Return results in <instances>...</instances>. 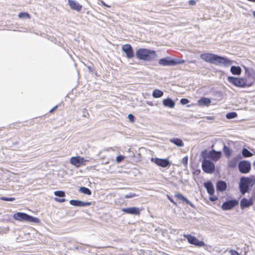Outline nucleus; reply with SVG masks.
<instances>
[{
    "mask_svg": "<svg viewBox=\"0 0 255 255\" xmlns=\"http://www.w3.org/2000/svg\"><path fill=\"white\" fill-rule=\"evenodd\" d=\"M200 58L204 61L218 66L227 67L233 64V61L227 58L218 56L210 53L200 55Z\"/></svg>",
    "mask_w": 255,
    "mask_h": 255,
    "instance_id": "obj_1",
    "label": "nucleus"
},
{
    "mask_svg": "<svg viewBox=\"0 0 255 255\" xmlns=\"http://www.w3.org/2000/svg\"><path fill=\"white\" fill-rule=\"evenodd\" d=\"M255 183V176L241 177L239 183V189L241 193L244 195L246 193L249 192L250 188H252Z\"/></svg>",
    "mask_w": 255,
    "mask_h": 255,
    "instance_id": "obj_2",
    "label": "nucleus"
},
{
    "mask_svg": "<svg viewBox=\"0 0 255 255\" xmlns=\"http://www.w3.org/2000/svg\"><path fill=\"white\" fill-rule=\"evenodd\" d=\"M136 56L139 59L149 61L155 59L157 54L153 50L141 48L136 51Z\"/></svg>",
    "mask_w": 255,
    "mask_h": 255,
    "instance_id": "obj_3",
    "label": "nucleus"
},
{
    "mask_svg": "<svg viewBox=\"0 0 255 255\" xmlns=\"http://www.w3.org/2000/svg\"><path fill=\"white\" fill-rule=\"evenodd\" d=\"M13 218L16 220L19 221H24L37 224L40 222V219L38 218L31 216L24 213L17 212L14 214Z\"/></svg>",
    "mask_w": 255,
    "mask_h": 255,
    "instance_id": "obj_4",
    "label": "nucleus"
},
{
    "mask_svg": "<svg viewBox=\"0 0 255 255\" xmlns=\"http://www.w3.org/2000/svg\"><path fill=\"white\" fill-rule=\"evenodd\" d=\"M227 80L229 83L238 87L245 88L251 86V83H247V79L243 78L229 76Z\"/></svg>",
    "mask_w": 255,
    "mask_h": 255,
    "instance_id": "obj_5",
    "label": "nucleus"
},
{
    "mask_svg": "<svg viewBox=\"0 0 255 255\" xmlns=\"http://www.w3.org/2000/svg\"><path fill=\"white\" fill-rule=\"evenodd\" d=\"M203 170L207 173H212L215 171L214 164L209 160L204 159L202 163Z\"/></svg>",
    "mask_w": 255,
    "mask_h": 255,
    "instance_id": "obj_6",
    "label": "nucleus"
},
{
    "mask_svg": "<svg viewBox=\"0 0 255 255\" xmlns=\"http://www.w3.org/2000/svg\"><path fill=\"white\" fill-rule=\"evenodd\" d=\"M87 161H88V160L79 156L72 157L70 159V163L77 167L85 165Z\"/></svg>",
    "mask_w": 255,
    "mask_h": 255,
    "instance_id": "obj_7",
    "label": "nucleus"
},
{
    "mask_svg": "<svg viewBox=\"0 0 255 255\" xmlns=\"http://www.w3.org/2000/svg\"><path fill=\"white\" fill-rule=\"evenodd\" d=\"M184 237L190 244L199 247H203L205 245V243L203 242L199 241L195 237L191 235H184Z\"/></svg>",
    "mask_w": 255,
    "mask_h": 255,
    "instance_id": "obj_8",
    "label": "nucleus"
},
{
    "mask_svg": "<svg viewBox=\"0 0 255 255\" xmlns=\"http://www.w3.org/2000/svg\"><path fill=\"white\" fill-rule=\"evenodd\" d=\"M239 170L240 172L244 174L249 173L251 169V164L250 162L244 160L239 163Z\"/></svg>",
    "mask_w": 255,
    "mask_h": 255,
    "instance_id": "obj_9",
    "label": "nucleus"
},
{
    "mask_svg": "<svg viewBox=\"0 0 255 255\" xmlns=\"http://www.w3.org/2000/svg\"><path fill=\"white\" fill-rule=\"evenodd\" d=\"M151 161L156 164L157 165L162 167H167L171 165V162L167 159H162L159 158H152Z\"/></svg>",
    "mask_w": 255,
    "mask_h": 255,
    "instance_id": "obj_10",
    "label": "nucleus"
},
{
    "mask_svg": "<svg viewBox=\"0 0 255 255\" xmlns=\"http://www.w3.org/2000/svg\"><path fill=\"white\" fill-rule=\"evenodd\" d=\"M246 78L247 79V83H251V86L255 82V72L252 69L245 68Z\"/></svg>",
    "mask_w": 255,
    "mask_h": 255,
    "instance_id": "obj_11",
    "label": "nucleus"
},
{
    "mask_svg": "<svg viewBox=\"0 0 255 255\" xmlns=\"http://www.w3.org/2000/svg\"><path fill=\"white\" fill-rule=\"evenodd\" d=\"M238 204L239 202L237 200H228L222 205L221 208L223 210H229L238 205Z\"/></svg>",
    "mask_w": 255,
    "mask_h": 255,
    "instance_id": "obj_12",
    "label": "nucleus"
},
{
    "mask_svg": "<svg viewBox=\"0 0 255 255\" xmlns=\"http://www.w3.org/2000/svg\"><path fill=\"white\" fill-rule=\"evenodd\" d=\"M122 49L126 54V56L128 58H131L133 57V50L129 44L123 45L122 47Z\"/></svg>",
    "mask_w": 255,
    "mask_h": 255,
    "instance_id": "obj_13",
    "label": "nucleus"
},
{
    "mask_svg": "<svg viewBox=\"0 0 255 255\" xmlns=\"http://www.w3.org/2000/svg\"><path fill=\"white\" fill-rule=\"evenodd\" d=\"M122 211L128 214L138 215L140 214V210L137 207H129L123 208Z\"/></svg>",
    "mask_w": 255,
    "mask_h": 255,
    "instance_id": "obj_14",
    "label": "nucleus"
},
{
    "mask_svg": "<svg viewBox=\"0 0 255 255\" xmlns=\"http://www.w3.org/2000/svg\"><path fill=\"white\" fill-rule=\"evenodd\" d=\"M69 203L71 205L77 207L88 206L91 205V203L90 202H85L77 200H71Z\"/></svg>",
    "mask_w": 255,
    "mask_h": 255,
    "instance_id": "obj_15",
    "label": "nucleus"
},
{
    "mask_svg": "<svg viewBox=\"0 0 255 255\" xmlns=\"http://www.w3.org/2000/svg\"><path fill=\"white\" fill-rule=\"evenodd\" d=\"M68 4L70 8L77 11H81L82 6L77 1L74 0H68Z\"/></svg>",
    "mask_w": 255,
    "mask_h": 255,
    "instance_id": "obj_16",
    "label": "nucleus"
},
{
    "mask_svg": "<svg viewBox=\"0 0 255 255\" xmlns=\"http://www.w3.org/2000/svg\"><path fill=\"white\" fill-rule=\"evenodd\" d=\"M253 204V200L252 198L246 199L243 198L240 202V206L241 209L249 207Z\"/></svg>",
    "mask_w": 255,
    "mask_h": 255,
    "instance_id": "obj_17",
    "label": "nucleus"
},
{
    "mask_svg": "<svg viewBox=\"0 0 255 255\" xmlns=\"http://www.w3.org/2000/svg\"><path fill=\"white\" fill-rule=\"evenodd\" d=\"M208 156L212 160L217 161L221 156V152L216 151L215 150H213L209 152Z\"/></svg>",
    "mask_w": 255,
    "mask_h": 255,
    "instance_id": "obj_18",
    "label": "nucleus"
},
{
    "mask_svg": "<svg viewBox=\"0 0 255 255\" xmlns=\"http://www.w3.org/2000/svg\"><path fill=\"white\" fill-rule=\"evenodd\" d=\"M159 64L162 66H173V60L170 59L169 57L162 58L159 60Z\"/></svg>",
    "mask_w": 255,
    "mask_h": 255,
    "instance_id": "obj_19",
    "label": "nucleus"
},
{
    "mask_svg": "<svg viewBox=\"0 0 255 255\" xmlns=\"http://www.w3.org/2000/svg\"><path fill=\"white\" fill-rule=\"evenodd\" d=\"M207 192L210 195H213L214 193V188L213 184L211 182H205L204 184Z\"/></svg>",
    "mask_w": 255,
    "mask_h": 255,
    "instance_id": "obj_20",
    "label": "nucleus"
},
{
    "mask_svg": "<svg viewBox=\"0 0 255 255\" xmlns=\"http://www.w3.org/2000/svg\"><path fill=\"white\" fill-rule=\"evenodd\" d=\"M197 103L200 106H208L211 104V100L207 98H202L198 101Z\"/></svg>",
    "mask_w": 255,
    "mask_h": 255,
    "instance_id": "obj_21",
    "label": "nucleus"
},
{
    "mask_svg": "<svg viewBox=\"0 0 255 255\" xmlns=\"http://www.w3.org/2000/svg\"><path fill=\"white\" fill-rule=\"evenodd\" d=\"M163 105L166 107L173 108L175 106L174 102L170 98L164 99L162 101Z\"/></svg>",
    "mask_w": 255,
    "mask_h": 255,
    "instance_id": "obj_22",
    "label": "nucleus"
},
{
    "mask_svg": "<svg viewBox=\"0 0 255 255\" xmlns=\"http://www.w3.org/2000/svg\"><path fill=\"white\" fill-rule=\"evenodd\" d=\"M175 197L177 198L178 200H181L182 201L185 202L187 204H189L191 207H194L193 204L191 203L189 200H188L186 197L183 196L180 193H176L175 194Z\"/></svg>",
    "mask_w": 255,
    "mask_h": 255,
    "instance_id": "obj_23",
    "label": "nucleus"
},
{
    "mask_svg": "<svg viewBox=\"0 0 255 255\" xmlns=\"http://www.w3.org/2000/svg\"><path fill=\"white\" fill-rule=\"evenodd\" d=\"M217 190L223 192L225 191L227 188L226 183L222 181H219L217 183Z\"/></svg>",
    "mask_w": 255,
    "mask_h": 255,
    "instance_id": "obj_24",
    "label": "nucleus"
},
{
    "mask_svg": "<svg viewBox=\"0 0 255 255\" xmlns=\"http://www.w3.org/2000/svg\"><path fill=\"white\" fill-rule=\"evenodd\" d=\"M170 142L174 144L178 147H183L184 146V143L182 140L178 138H173L170 139Z\"/></svg>",
    "mask_w": 255,
    "mask_h": 255,
    "instance_id": "obj_25",
    "label": "nucleus"
},
{
    "mask_svg": "<svg viewBox=\"0 0 255 255\" xmlns=\"http://www.w3.org/2000/svg\"><path fill=\"white\" fill-rule=\"evenodd\" d=\"M231 72L234 75H240L242 72V69L239 66H232L230 69Z\"/></svg>",
    "mask_w": 255,
    "mask_h": 255,
    "instance_id": "obj_26",
    "label": "nucleus"
},
{
    "mask_svg": "<svg viewBox=\"0 0 255 255\" xmlns=\"http://www.w3.org/2000/svg\"><path fill=\"white\" fill-rule=\"evenodd\" d=\"M152 95L154 98H159L163 96V92L160 90L155 89L153 90Z\"/></svg>",
    "mask_w": 255,
    "mask_h": 255,
    "instance_id": "obj_27",
    "label": "nucleus"
},
{
    "mask_svg": "<svg viewBox=\"0 0 255 255\" xmlns=\"http://www.w3.org/2000/svg\"><path fill=\"white\" fill-rule=\"evenodd\" d=\"M18 16L19 18H21V19H30V15H29V14L27 12H20L18 14Z\"/></svg>",
    "mask_w": 255,
    "mask_h": 255,
    "instance_id": "obj_28",
    "label": "nucleus"
},
{
    "mask_svg": "<svg viewBox=\"0 0 255 255\" xmlns=\"http://www.w3.org/2000/svg\"><path fill=\"white\" fill-rule=\"evenodd\" d=\"M79 191L82 192L83 194H86L88 195H91L92 194L89 188L85 187H81L79 189Z\"/></svg>",
    "mask_w": 255,
    "mask_h": 255,
    "instance_id": "obj_29",
    "label": "nucleus"
},
{
    "mask_svg": "<svg viewBox=\"0 0 255 255\" xmlns=\"http://www.w3.org/2000/svg\"><path fill=\"white\" fill-rule=\"evenodd\" d=\"M242 154L245 157H251L253 155V154L246 148L243 149Z\"/></svg>",
    "mask_w": 255,
    "mask_h": 255,
    "instance_id": "obj_30",
    "label": "nucleus"
},
{
    "mask_svg": "<svg viewBox=\"0 0 255 255\" xmlns=\"http://www.w3.org/2000/svg\"><path fill=\"white\" fill-rule=\"evenodd\" d=\"M237 117V114L236 112H231L226 114V117L228 119H231Z\"/></svg>",
    "mask_w": 255,
    "mask_h": 255,
    "instance_id": "obj_31",
    "label": "nucleus"
},
{
    "mask_svg": "<svg viewBox=\"0 0 255 255\" xmlns=\"http://www.w3.org/2000/svg\"><path fill=\"white\" fill-rule=\"evenodd\" d=\"M224 152L225 153V154L227 156L229 157L230 156L231 154V151L230 149L227 146H225L224 147Z\"/></svg>",
    "mask_w": 255,
    "mask_h": 255,
    "instance_id": "obj_32",
    "label": "nucleus"
},
{
    "mask_svg": "<svg viewBox=\"0 0 255 255\" xmlns=\"http://www.w3.org/2000/svg\"><path fill=\"white\" fill-rule=\"evenodd\" d=\"M54 194L58 197H64L65 196V193L62 191H56L54 192Z\"/></svg>",
    "mask_w": 255,
    "mask_h": 255,
    "instance_id": "obj_33",
    "label": "nucleus"
},
{
    "mask_svg": "<svg viewBox=\"0 0 255 255\" xmlns=\"http://www.w3.org/2000/svg\"><path fill=\"white\" fill-rule=\"evenodd\" d=\"M136 196H137V195L134 193H129L125 195V197L126 198H132Z\"/></svg>",
    "mask_w": 255,
    "mask_h": 255,
    "instance_id": "obj_34",
    "label": "nucleus"
},
{
    "mask_svg": "<svg viewBox=\"0 0 255 255\" xmlns=\"http://www.w3.org/2000/svg\"><path fill=\"white\" fill-rule=\"evenodd\" d=\"M236 164V159L235 158L231 160L229 162V166L231 167H234L235 166Z\"/></svg>",
    "mask_w": 255,
    "mask_h": 255,
    "instance_id": "obj_35",
    "label": "nucleus"
},
{
    "mask_svg": "<svg viewBox=\"0 0 255 255\" xmlns=\"http://www.w3.org/2000/svg\"><path fill=\"white\" fill-rule=\"evenodd\" d=\"M0 200L2 201H13L15 200V198H7L5 197H1L0 198Z\"/></svg>",
    "mask_w": 255,
    "mask_h": 255,
    "instance_id": "obj_36",
    "label": "nucleus"
},
{
    "mask_svg": "<svg viewBox=\"0 0 255 255\" xmlns=\"http://www.w3.org/2000/svg\"><path fill=\"white\" fill-rule=\"evenodd\" d=\"M184 62L183 60H173V65H175L178 64H182Z\"/></svg>",
    "mask_w": 255,
    "mask_h": 255,
    "instance_id": "obj_37",
    "label": "nucleus"
},
{
    "mask_svg": "<svg viewBox=\"0 0 255 255\" xmlns=\"http://www.w3.org/2000/svg\"><path fill=\"white\" fill-rule=\"evenodd\" d=\"M188 158L187 156H185L182 158V161L183 164L186 166L188 163Z\"/></svg>",
    "mask_w": 255,
    "mask_h": 255,
    "instance_id": "obj_38",
    "label": "nucleus"
},
{
    "mask_svg": "<svg viewBox=\"0 0 255 255\" xmlns=\"http://www.w3.org/2000/svg\"><path fill=\"white\" fill-rule=\"evenodd\" d=\"M124 159V156L123 155H119L116 158V161L118 163L122 161Z\"/></svg>",
    "mask_w": 255,
    "mask_h": 255,
    "instance_id": "obj_39",
    "label": "nucleus"
},
{
    "mask_svg": "<svg viewBox=\"0 0 255 255\" xmlns=\"http://www.w3.org/2000/svg\"><path fill=\"white\" fill-rule=\"evenodd\" d=\"M128 119L131 122H133L134 121V117L131 114L128 115Z\"/></svg>",
    "mask_w": 255,
    "mask_h": 255,
    "instance_id": "obj_40",
    "label": "nucleus"
},
{
    "mask_svg": "<svg viewBox=\"0 0 255 255\" xmlns=\"http://www.w3.org/2000/svg\"><path fill=\"white\" fill-rule=\"evenodd\" d=\"M230 253L231 255H240L237 251L234 250H231Z\"/></svg>",
    "mask_w": 255,
    "mask_h": 255,
    "instance_id": "obj_41",
    "label": "nucleus"
},
{
    "mask_svg": "<svg viewBox=\"0 0 255 255\" xmlns=\"http://www.w3.org/2000/svg\"><path fill=\"white\" fill-rule=\"evenodd\" d=\"M189 102V101L186 99H182L180 100V103L183 105L187 104Z\"/></svg>",
    "mask_w": 255,
    "mask_h": 255,
    "instance_id": "obj_42",
    "label": "nucleus"
},
{
    "mask_svg": "<svg viewBox=\"0 0 255 255\" xmlns=\"http://www.w3.org/2000/svg\"><path fill=\"white\" fill-rule=\"evenodd\" d=\"M217 199H218L217 197H216L215 196H213V195H211V196L209 198V200L211 201H213V202L216 201Z\"/></svg>",
    "mask_w": 255,
    "mask_h": 255,
    "instance_id": "obj_43",
    "label": "nucleus"
},
{
    "mask_svg": "<svg viewBox=\"0 0 255 255\" xmlns=\"http://www.w3.org/2000/svg\"><path fill=\"white\" fill-rule=\"evenodd\" d=\"M54 200L57 201V202H60V203H62V202H64L65 201V199H64V198L59 199V198H56V197H55L54 198Z\"/></svg>",
    "mask_w": 255,
    "mask_h": 255,
    "instance_id": "obj_44",
    "label": "nucleus"
},
{
    "mask_svg": "<svg viewBox=\"0 0 255 255\" xmlns=\"http://www.w3.org/2000/svg\"><path fill=\"white\" fill-rule=\"evenodd\" d=\"M204 118L207 120H213L215 119V117L213 116H207Z\"/></svg>",
    "mask_w": 255,
    "mask_h": 255,
    "instance_id": "obj_45",
    "label": "nucleus"
},
{
    "mask_svg": "<svg viewBox=\"0 0 255 255\" xmlns=\"http://www.w3.org/2000/svg\"><path fill=\"white\" fill-rule=\"evenodd\" d=\"M167 197L170 200V202H171L174 205H176V203L174 201V200L170 197V196L167 195Z\"/></svg>",
    "mask_w": 255,
    "mask_h": 255,
    "instance_id": "obj_46",
    "label": "nucleus"
},
{
    "mask_svg": "<svg viewBox=\"0 0 255 255\" xmlns=\"http://www.w3.org/2000/svg\"><path fill=\"white\" fill-rule=\"evenodd\" d=\"M196 2L194 0H190L189 1V4L191 5H193L195 4Z\"/></svg>",
    "mask_w": 255,
    "mask_h": 255,
    "instance_id": "obj_47",
    "label": "nucleus"
},
{
    "mask_svg": "<svg viewBox=\"0 0 255 255\" xmlns=\"http://www.w3.org/2000/svg\"><path fill=\"white\" fill-rule=\"evenodd\" d=\"M57 108V106L54 107L52 109L50 110V113H52L54 110Z\"/></svg>",
    "mask_w": 255,
    "mask_h": 255,
    "instance_id": "obj_48",
    "label": "nucleus"
},
{
    "mask_svg": "<svg viewBox=\"0 0 255 255\" xmlns=\"http://www.w3.org/2000/svg\"><path fill=\"white\" fill-rule=\"evenodd\" d=\"M101 2H102V4H103V5H104V6H106V7H110V5H109L107 4H106L105 2H104V1H102Z\"/></svg>",
    "mask_w": 255,
    "mask_h": 255,
    "instance_id": "obj_49",
    "label": "nucleus"
},
{
    "mask_svg": "<svg viewBox=\"0 0 255 255\" xmlns=\"http://www.w3.org/2000/svg\"><path fill=\"white\" fill-rule=\"evenodd\" d=\"M147 104H148V105H150V106H153V104H152V103H149V102H148V103H147Z\"/></svg>",
    "mask_w": 255,
    "mask_h": 255,
    "instance_id": "obj_50",
    "label": "nucleus"
},
{
    "mask_svg": "<svg viewBox=\"0 0 255 255\" xmlns=\"http://www.w3.org/2000/svg\"><path fill=\"white\" fill-rule=\"evenodd\" d=\"M253 16H254V17L255 18V11H254L253 12Z\"/></svg>",
    "mask_w": 255,
    "mask_h": 255,
    "instance_id": "obj_51",
    "label": "nucleus"
}]
</instances>
